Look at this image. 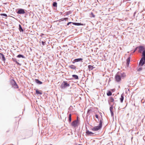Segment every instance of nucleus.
<instances>
[{"label":"nucleus","instance_id":"nucleus-28","mask_svg":"<svg viewBox=\"0 0 145 145\" xmlns=\"http://www.w3.org/2000/svg\"><path fill=\"white\" fill-rule=\"evenodd\" d=\"M101 119H102V120H101L100 121V122H99V126H101L102 127L103 121H102V118H101Z\"/></svg>","mask_w":145,"mask_h":145},{"label":"nucleus","instance_id":"nucleus-9","mask_svg":"<svg viewBox=\"0 0 145 145\" xmlns=\"http://www.w3.org/2000/svg\"><path fill=\"white\" fill-rule=\"evenodd\" d=\"M86 133L89 136H93L94 135V133L93 132L89 131L88 130L86 131Z\"/></svg>","mask_w":145,"mask_h":145},{"label":"nucleus","instance_id":"nucleus-39","mask_svg":"<svg viewBox=\"0 0 145 145\" xmlns=\"http://www.w3.org/2000/svg\"><path fill=\"white\" fill-rule=\"evenodd\" d=\"M75 121H76L78 123V122L79 120L78 117H77L76 120H74Z\"/></svg>","mask_w":145,"mask_h":145},{"label":"nucleus","instance_id":"nucleus-12","mask_svg":"<svg viewBox=\"0 0 145 145\" xmlns=\"http://www.w3.org/2000/svg\"><path fill=\"white\" fill-rule=\"evenodd\" d=\"M69 67L74 70H76V67L73 65H69Z\"/></svg>","mask_w":145,"mask_h":145},{"label":"nucleus","instance_id":"nucleus-33","mask_svg":"<svg viewBox=\"0 0 145 145\" xmlns=\"http://www.w3.org/2000/svg\"><path fill=\"white\" fill-rule=\"evenodd\" d=\"M142 69V67H140L137 69V71H141Z\"/></svg>","mask_w":145,"mask_h":145},{"label":"nucleus","instance_id":"nucleus-35","mask_svg":"<svg viewBox=\"0 0 145 145\" xmlns=\"http://www.w3.org/2000/svg\"><path fill=\"white\" fill-rule=\"evenodd\" d=\"M137 49H138V46L135 49V50H134L133 53L135 52L137 50Z\"/></svg>","mask_w":145,"mask_h":145},{"label":"nucleus","instance_id":"nucleus-11","mask_svg":"<svg viewBox=\"0 0 145 145\" xmlns=\"http://www.w3.org/2000/svg\"><path fill=\"white\" fill-rule=\"evenodd\" d=\"M35 82L36 83L38 84H41L42 83V82L41 81H40L38 79H35Z\"/></svg>","mask_w":145,"mask_h":145},{"label":"nucleus","instance_id":"nucleus-25","mask_svg":"<svg viewBox=\"0 0 145 145\" xmlns=\"http://www.w3.org/2000/svg\"><path fill=\"white\" fill-rule=\"evenodd\" d=\"M16 83V82L13 79L12 80L10 81V83L12 85V86L13 85L15 84Z\"/></svg>","mask_w":145,"mask_h":145},{"label":"nucleus","instance_id":"nucleus-5","mask_svg":"<svg viewBox=\"0 0 145 145\" xmlns=\"http://www.w3.org/2000/svg\"><path fill=\"white\" fill-rule=\"evenodd\" d=\"M26 11L25 9L22 8H18L16 13L19 14H24L25 13Z\"/></svg>","mask_w":145,"mask_h":145},{"label":"nucleus","instance_id":"nucleus-2","mask_svg":"<svg viewBox=\"0 0 145 145\" xmlns=\"http://www.w3.org/2000/svg\"><path fill=\"white\" fill-rule=\"evenodd\" d=\"M70 84L67 82V81H64L61 83L60 88L62 89H64L67 87L70 86Z\"/></svg>","mask_w":145,"mask_h":145},{"label":"nucleus","instance_id":"nucleus-24","mask_svg":"<svg viewBox=\"0 0 145 145\" xmlns=\"http://www.w3.org/2000/svg\"><path fill=\"white\" fill-rule=\"evenodd\" d=\"M112 95V93L110 91L108 90V91L107 92V95L108 96H110L111 95Z\"/></svg>","mask_w":145,"mask_h":145},{"label":"nucleus","instance_id":"nucleus-27","mask_svg":"<svg viewBox=\"0 0 145 145\" xmlns=\"http://www.w3.org/2000/svg\"><path fill=\"white\" fill-rule=\"evenodd\" d=\"M52 5L53 7H56L57 6V3L56 2H53Z\"/></svg>","mask_w":145,"mask_h":145},{"label":"nucleus","instance_id":"nucleus-34","mask_svg":"<svg viewBox=\"0 0 145 145\" xmlns=\"http://www.w3.org/2000/svg\"><path fill=\"white\" fill-rule=\"evenodd\" d=\"M41 43L43 46H44L45 44V42L43 41H42L41 42Z\"/></svg>","mask_w":145,"mask_h":145},{"label":"nucleus","instance_id":"nucleus-43","mask_svg":"<svg viewBox=\"0 0 145 145\" xmlns=\"http://www.w3.org/2000/svg\"><path fill=\"white\" fill-rule=\"evenodd\" d=\"M112 91H113V89H112Z\"/></svg>","mask_w":145,"mask_h":145},{"label":"nucleus","instance_id":"nucleus-10","mask_svg":"<svg viewBox=\"0 0 145 145\" xmlns=\"http://www.w3.org/2000/svg\"><path fill=\"white\" fill-rule=\"evenodd\" d=\"M72 24L77 26H79V25H83L84 24H82L81 23H76V22H73L72 23Z\"/></svg>","mask_w":145,"mask_h":145},{"label":"nucleus","instance_id":"nucleus-30","mask_svg":"<svg viewBox=\"0 0 145 145\" xmlns=\"http://www.w3.org/2000/svg\"><path fill=\"white\" fill-rule=\"evenodd\" d=\"M90 16H91V17H92L93 18H94L95 17V15L93 14V12H91L90 15Z\"/></svg>","mask_w":145,"mask_h":145},{"label":"nucleus","instance_id":"nucleus-46","mask_svg":"<svg viewBox=\"0 0 145 145\" xmlns=\"http://www.w3.org/2000/svg\"><path fill=\"white\" fill-rule=\"evenodd\" d=\"M0 50H1V48H0Z\"/></svg>","mask_w":145,"mask_h":145},{"label":"nucleus","instance_id":"nucleus-7","mask_svg":"<svg viewBox=\"0 0 145 145\" xmlns=\"http://www.w3.org/2000/svg\"><path fill=\"white\" fill-rule=\"evenodd\" d=\"M0 57L2 60L5 62L6 59L4 55L3 54L0 53Z\"/></svg>","mask_w":145,"mask_h":145},{"label":"nucleus","instance_id":"nucleus-42","mask_svg":"<svg viewBox=\"0 0 145 145\" xmlns=\"http://www.w3.org/2000/svg\"><path fill=\"white\" fill-rule=\"evenodd\" d=\"M78 145H82L81 144H79Z\"/></svg>","mask_w":145,"mask_h":145},{"label":"nucleus","instance_id":"nucleus-41","mask_svg":"<svg viewBox=\"0 0 145 145\" xmlns=\"http://www.w3.org/2000/svg\"><path fill=\"white\" fill-rule=\"evenodd\" d=\"M75 62H76L74 61V59L72 62V63L73 64H74Z\"/></svg>","mask_w":145,"mask_h":145},{"label":"nucleus","instance_id":"nucleus-15","mask_svg":"<svg viewBox=\"0 0 145 145\" xmlns=\"http://www.w3.org/2000/svg\"><path fill=\"white\" fill-rule=\"evenodd\" d=\"M130 57H129L126 60V64L127 66H128L129 64L130 60Z\"/></svg>","mask_w":145,"mask_h":145},{"label":"nucleus","instance_id":"nucleus-31","mask_svg":"<svg viewBox=\"0 0 145 145\" xmlns=\"http://www.w3.org/2000/svg\"><path fill=\"white\" fill-rule=\"evenodd\" d=\"M0 15L1 16H3L5 17H7V15L5 13L1 14Z\"/></svg>","mask_w":145,"mask_h":145},{"label":"nucleus","instance_id":"nucleus-13","mask_svg":"<svg viewBox=\"0 0 145 145\" xmlns=\"http://www.w3.org/2000/svg\"><path fill=\"white\" fill-rule=\"evenodd\" d=\"M82 60L83 59L82 58H79L74 59V61H76V62L79 61H81L82 62H83Z\"/></svg>","mask_w":145,"mask_h":145},{"label":"nucleus","instance_id":"nucleus-18","mask_svg":"<svg viewBox=\"0 0 145 145\" xmlns=\"http://www.w3.org/2000/svg\"><path fill=\"white\" fill-rule=\"evenodd\" d=\"M19 29L20 32H23L24 31L21 26V25L20 24L19 25Z\"/></svg>","mask_w":145,"mask_h":145},{"label":"nucleus","instance_id":"nucleus-22","mask_svg":"<svg viewBox=\"0 0 145 145\" xmlns=\"http://www.w3.org/2000/svg\"><path fill=\"white\" fill-rule=\"evenodd\" d=\"M17 57L18 58H25V57L22 54H19L18 55Z\"/></svg>","mask_w":145,"mask_h":145},{"label":"nucleus","instance_id":"nucleus-37","mask_svg":"<svg viewBox=\"0 0 145 145\" xmlns=\"http://www.w3.org/2000/svg\"><path fill=\"white\" fill-rule=\"evenodd\" d=\"M91 109H89L88 110V112H87V114H89V113L91 112Z\"/></svg>","mask_w":145,"mask_h":145},{"label":"nucleus","instance_id":"nucleus-4","mask_svg":"<svg viewBox=\"0 0 145 145\" xmlns=\"http://www.w3.org/2000/svg\"><path fill=\"white\" fill-rule=\"evenodd\" d=\"M116 81L119 82L121 80V77L120 75L119 72H118L116 74L115 77Z\"/></svg>","mask_w":145,"mask_h":145},{"label":"nucleus","instance_id":"nucleus-3","mask_svg":"<svg viewBox=\"0 0 145 145\" xmlns=\"http://www.w3.org/2000/svg\"><path fill=\"white\" fill-rule=\"evenodd\" d=\"M145 64V55L142 56L140 62L139 63L138 65L139 66H142Z\"/></svg>","mask_w":145,"mask_h":145},{"label":"nucleus","instance_id":"nucleus-45","mask_svg":"<svg viewBox=\"0 0 145 145\" xmlns=\"http://www.w3.org/2000/svg\"><path fill=\"white\" fill-rule=\"evenodd\" d=\"M127 103L126 105H127Z\"/></svg>","mask_w":145,"mask_h":145},{"label":"nucleus","instance_id":"nucleus-6","mask_svg":"<svg viewBox=\"0 0 145 145\" xmlns=\"http://www.w3.org/2000/svg\"><path fill=\"white\" fill-rule=\"evenodd\" d=\"M102 127L99 125H98L97 126H96L94 127L92 129V130L93 131H97L101 128Z\"/></svg>","mask_w":145,"mask_h":145},{"label":"nucleus","instance_id":"nucleus-36","mask_svg":"<svg viewBox=\"0 0 145 145\" xmlns=\"http://www.w3.org/2000/svg\"><path fill=\"white\" fill-rule=\"evenodd\" d=\"M73 22H68L67 24V25H69L70 24H72Z\"/></svg>","mask_w":145,"mask_h":145},{"label":"nucleus","instance_id":"nucleus-21","mask_svg":"<svg viewBox=\"0 0 145 145\" xmlns=\"http://www.w3.org/2000/svg\"><path fill=\"white\" fill-rule=\"evenodd\" d=\"M72 76L75 79L77 80L78 79V77L76 75L73 74L72 75Z\"/></svg>","mask_w":145,"mask_h":145},{"label":"nucleus","instance_id":"nucleus-16","mask_svg":"<svg viewBox=\"0 0 145 145\" xmlns=\"http://www.w3.org/2000/svg\"><path fill=\"white\" fill-rule=\"evenodd\" d=\"M88 68L89 71H91L93 69L95 68L93 67V66H92L90 65L88 66Z\"/></svg>","mask_w":145,"mask_h":145},{"label":"nucleus","instance_id":"nucleus-14","mask_svg":"<svg viewBox=\"0 0 145 145\" xmlns=\"http://www.w3.org/2000/svg\"><path fill=\"white\" fill-rule=\"evenodd\" d=\"M124 94L123 93L121 94V97L120 98V102L122 103L124 99Z\"/></svg>","mask_w":145,"mask_h":145},{"label":"nucleus","instance_id":"nucleus-8","mask_svg":"<svg viewBox=\"0 0 145 145\" xmlns=\"http://www.w3.org/2000/svg\"><path fill=\"white\" fill-rule=\"evenodd\" d=\"M78 123L76 121L74 120L72 122L71 125L74 127H75L77 126Z\"/></svg>","mask_w":145,"mask_h":145},{"label":"nucleus","instance_id":"nucleus-38","mask_svg":"<svg viewBox=\"0 0 145 145\" xmlns=\"http://www.w3.org/2000/svg\"><path fill=\"white\" fill-rule=\"evenodd\" d=\"M110 113L111 114V115L112 116H114V113L112 111H110Z\"/></svg>","mask_w":145,"mask_h":145},{"label":"nucleus","instance_id":"nucleus-23","mask_svg":"<svg viewBox=\"0 0 145 145\" xmlns=\"http://www.w3.org/2000/svg\"><path fill=\"white\" fill-rule=\"evenodd\" d=\"M12 60L14 62H15L18 65H21V64H20L19 63H18L16 60V59H14V58H12Z\"/></svg>","mask_w":145,"mask_h":145},{"label":"nucleus","instance_id":"nucleus-40","mask_svg":"<svg viewBox=\"0 0 145 145\" xmlns=\"http://www.w3.org/2000/svg\"><path fill=\"white\" fill-rule=\"evenodd\" d=\"M95 116L98 119V116L97 114H95Z\"/></svg>","mask_w":145,"mask_h":145},{"label":"nucleus","instance_id":"nucleus-29","mask_svg":"<svg viewBox=\"0 0 145 145\" xmlns=\"http://www.w3.org/2000/svg\"><path fill=\"white\" fill-rule=\"evenodd\" d=\"M109 101L110 102H112L114 101V99L112 97H110V98Z\"/></svg>","mask_w":145,"mask_h":145},{"label":"nucleus","instance_id":"nucleus-26","mask_svg":"<svg viewBox=\"0 0 145 145\" xmlns=\"http://www.w3.org/2000/svg\"><path fill=\"white\" fill-rule=\"evenodd\" d=\"M12 86L14 88H18V86L16 83L13 85Z\"/></svg>","mask_w":145,"mask_h":145},{"label":"nucleus","instance_id":"nucleus-17","mask_svg":"<svg viewBox=\"0 0 145 145\" xmlns=\"http://www.w3.org/2000/svg\"><path fill=\"white\" fill-rule=\"evenodd\" d=\"M36 94L39 95H42V93L38 89H36Z\"/></svg>","mask_w":145,"mask_h":145},{"label":"nucleus","instance_id":"nucleus-19","mask_svg":"<svg viewBox=\"0 0 145 145\" xmlns=\"http://www.w3.org/2000/svg\"><path fill=\"white\" fill-rule=\"evenodd\" d=\"M119 73L121 77V78H124L126 76V75L124 72H123L122 73L119 72Z\"/></svg>","mask_w":145,"mask_h":145},{"label":"nucleus","instance_id":"nucleus-44","mask_svg":"<svg viewBox=\"0 0 145 145\" xmlns=\"http://www.w3.org/2000/svg\"><path fill=\"white\" fill-rule=\"evenodd\" d=\"M112 91H113V89H112Z\"/></svg>","mask_w":145,"mask_h":145},{"label":"nucleus","instance_id":"nucleus-1","mask_svg":"<svg viewBox=\"0 0 145 145\" xmlns=\"http://www.w3.org/2000/svg\"><path fill=\"white\" fill-rule=\"evenodd\" d=\"M138 52L139 53H141L142 52V56L145 55V48L143 46H138Z\"/></svg>","mask_w":145,"mask_h":145},{"label":"nucleus","instance_id":"nucleus-32","mask_svg":"<svg viewBox=\"0 0 145 145\" xmlns=\"http://www.w3.org/2000/svg\"><path fill=\"white\" fill-rule=\"evenodd\" d=\"M113 109V105H111L110 108V111H112Z\"/></svg>","mask_w":145,"mask_h":145},{"label":"nucleus","instance_id":"nucleus-20","mask_svg":"<svg viewBox=\"0 0 145 145\" xmlns=\"http://www.w3.org/2000/svg\"><path fill=\"white\" fill-rule=\"evenodd\" d=\"M68 121L69 123H70L71 121V114H70L69 115Z\"/></svg>","mask_w":145,"mask_h":145}]
</instances>
